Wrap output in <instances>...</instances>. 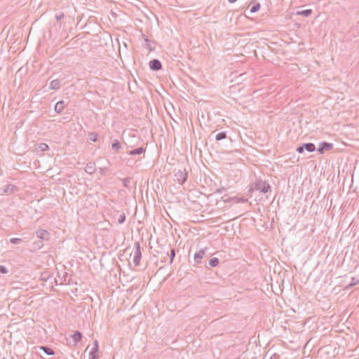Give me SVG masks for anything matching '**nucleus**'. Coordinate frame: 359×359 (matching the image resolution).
I'll list each match as a JSON object with an SVG mask.
<instances>
[{"instance_id": "obj_1", "label": "nucleus", "mask_w": 359, "mask_h": 359, "mask_svg": "<svg viewBox=\"0 0 359 359\" xmlns=\"http://www.w3.org/2000/svg\"><path fill=\"white\" fill-rule=\"evenodd\" d=\"M271 188L270 184L266 181L258 179L251 184L248 192H252L254 190H257L262 194H266L269 191H271Z\"/></svg>"}, {"instance_id": "obj_2", "label": "nucleus", "mask_w": 359, "mask_h": 359, "mask_svg": "<svg viewBox=\"0 0 359 359\" xmlns=\"http://www.w3.org/2000/svg\"><path fill=\"white\" fill-rule=\"evenodd\" d=\"M134 247L135 248V254L133 257V263L135 266H137L140 265V260L142 258V253H141V247L139 242H135L134 243Z\"/></svg>"}, {"instance_id": "obj_3", "label": "nucleus", "mask_w": 359, "mask_h": 359, "mask_svg": "<svg viewBox=\"0 0 359 359\" xmlns=\"http://www.w3.org/2000/svg\"><path fill=\"white\" fill-rule=\"evenodd\" d=\"M177 181L180 184H183L187 180L188 173L185 168L179 169L175 174Z\"/></svg>"}, {"instance_id": "obj_4", "label": "nucleus", "mask_w": 359, "mask_h": 359, "mask_svg": "<svg viewBox=\"0 0 359 359\" xmlns=\"http://www.w3.org/2000/svg\"><path fill=\"white\" fill-rule=\"evenodd\" d=\"M36 236L41 241H48L50 238V233L45 229H39L36 231Z\"/></svg>"}, {"instance_id": "obj_5", "label": "nucleus", "mask_w": 359, "mask_h": 359, "mask_svg": "<svg viewBox=\"0 0 359 359\" xmlns=\"http://www.w3.org/2000/svg\"><path fill=\"white\" fill-rule=\"evenodd\" d=\"M98 351H99V346H98V341L95 340L93 343V346L91 348L90 352H89V359H98Z\"/></svg>"}, {"instance_id": "obj_6", "label": "nucleus", "mask_w": 359, "mask_h": 359, "mask_svg": "<svg viewBox=\"0 0 359 359\" xmlns=\"http://www.w3.org/2000/svg\"><path fill=\"white\" fill-rule=\"evenodd\" d=\"M333 148V144L327 142H322L320 143V145L318 148L317 149V151L320 154H323L325 151H330Z\"/></svg>"}, {"instance_id": "obj_7", "label": "nucleus", "mask_w": 359, "mask_h": 359, "mask_svg": "<svg viewBox=\"0 0 359 359\" xmlns=\"http://www.w3.org/2000/svg\"><path fill=\"white\" fill-rule=\"evenodd\" d=\"M149 68L153 71H158L162 69V64L158 59L151 60L149 63Z\"/></svg>"}, {"instance_id": "obj_8", "label": "nucleus", "mask_w": 359, "mask_h": 359, "mask_svg": "<svg viewBox=\"0 0 359 359\" xmlns=\"http://www.w3.org/2000/svg\"><path fill=\"white\" fill-rule=\"evenodd\" d=\"M85 171L89 175L94 174L96 171L95 163L93 161L87 163L85 168Z\"/></svg>"}, {"instance_id": "obj_9", "label": "nucleus", "mask_w": 359, "mask_h": 359, "mask_svg": "<svg viewBox=\"0 0 359 359\" xmlns=\"http://www.w3.org/2000/svg\"><path fill=\"white\" fill-rule=\"evenodd\" d=\"M207 248H203L200 250L198 252H196L194 255V261L196 264L201 263V260L204 257L205 254V250Z\"/></svg>"}, {"instance_id": "obj_10", "label": "nucleus", "mask_w": 359, "mask_h": 359, "mask_svg": "<svg viewBox=\"0 0 359 359\" xmlns=\"http://www.w3.org/2000/svg\"><path fill=\"white\" fill-rule=\"evenodd\" d=\"M146 148L144 147H140L128 151V154L130 156L140 155L144 154Z\"/></svg>"}, {"instance_id": "obj_11", "label": "nucleus", "mask_w": 359, "mask_h": 359, "mask_svg": "<svg viewBox=\"0 0 359 359\" xmlns=\"http://www.w3.org/2000/svg\"><path fill=\"white\" fill-rule=\"evenodd\" d=\"M231 201H233L235 203H245L248 201L247 198H245L243 197H228L227 198L224 199V202H230Z\"/></svg>"}, {"instance_id": "obj_12", "label": "nucleus", "mask_w": 359, "mask_h": 359, "mask_svg": "<svg viewBox=\"0 0 359 359\" xmlns=\"http://www.w3.org/2000/svg\"><path fill=\"white\" fill-rule=\"evenodd\" d=\"M65 102L63 100L58 101L55 105V107H54L55 111L57 114L62 113V111H63V109L65 108Z\"/></svg>"}, {"instance_id": "obj_13", "label": "nucleus", "mask_w": 359, "mask_h": 359, "mask_svg": "<svg viewBox=\"0 0 359 359\" xmlns=\"http://www.w3.org/2000/svg\"><path fill=\"white\" fill-rule=\"evenodd\" d=\"M121 148V145L120 142L114 139L111 142V149L115 152L117 153Z\"/></svg>"}, {"instance_id": "obj_14", "label": "nucleus", "mask_w": 359, "mask_h": 359, "mask_svg": "<svg viewBox=\"0 0 359 359\" xmlns=\"http://www.w3.org/2000/svg\"><path fill=\"white\" fill-rule=\"evenodd\" d=\"M60 82L61 81L60 79L53 80L50 82V88L52 90H58L60 87Z\"/></svg>"}, {"instance_id": "obj_15", "label": "nucleus", "mask_w": 359, "mask_h": 359, "mask_svg": "<svg viewBox=\"0 0 359 359\" xmlns=\"http://www.w3.org/2000/svg\"><path fill=\"white\" fill-rule=\"evenodd\" d=\"M71 337L73 339L75 344H77L81 341L83 336L79 331H76Z\"/></svg>"}, {"instance_id": "obj_16", "label": "nucleus", "mask_w": 359, "mask_h": 359, "mask_svg": "<svg viewBox=\"0 0 359 359\" xmlns=\"http://www.w3.org/2000/svg\"><path fill=\"white\" fill-rule=\"evenodd\" d=\"M39 348L40 350L43 351L46 354H47L48 355H53L55 354L54 351L48 346H39Z\"/></svg>"}, {"instance_id": "obj_17", "label": "nucleus", "mask_w": 359, "mask_h": 359, "mask_svg": "<svg viewBox=\"0 0 359 359\" xmlns=\"http://www.w3.org/2000/svg\"><path fill=\"white\" fill-rule=\"evenodd\" d=\"M304 150H306L309 152H312L316 150V146L313 143L309 142L303 144Z\"/></svg>"}, {"instance_id": "obj_18", "label": "nucleus", "mask_w": 359, "mask_h": 359, "mask_svg": "<svg viewBox=\"0 0 359 359\" xmlns=\"http://www.w3.org/2000/svg\"><path fill=\"white\" fill-rule=\"evenodd\" d=\"M15 189H16V187L13 184H7L2 189L4 193H11Z\"/></svg>"}, {"instance_id": "obj_19", "label": "nucleus", "mask_w": 359, "mask_h": 359, "mask_svg": "<svg viewBox=\"0 0 359 359\" xmlns=\"http://www.w3.org/2000/svg\"><path fill=\"white\" fill-rule=\"evenodd\" d=\"M51 276H52V275L49 272L44 271V272L41 273L40 279L41 280L47 282L51 278Z\"/></svg>"}, {"instance_id": "obj_20", "label": "nucleus", "mask_w": 359, "mask_h": 359, "mask_svg": "<svg viewBox=\"0 0 359 359\" xmlns=\"http://www.w3.org/2000/svg\"><path fill=\"white\" fill-rule=\"evenodd\" d=\"M219 259L217 257H212L209 260L208 264L210 267H215L219 264Z\"/></svg>"}, {"instance_id": "obj_21", "label": "nucleus", "mask_w": 359, "mask_h": 359, "mask_svg": "<svg viewBox=\"0 0 359 359\" xmlns=\"http://www.w3.org/2000/svg\"><path fill=\"white\" fill-rule=\"evenodd\" d=\"M312 12L313 11L311 9H306L302 11H298L297 15H303L304 17H309L311 15Z\"/></svg>"}, {"instance_id": "obj_22", "label": "nucleus", "mask_w": 359, "mask_h": 359, "mask_svg": "<svg viewBox=\"0 0 359 359\" xmlns=\"http://www.w3.org/2000/svg\"><path fill=\"white\" fill-rule=\"evenodd\" d=\"M226 138V133L224 131L218 133L215 136V140L219 141Z\"/></svg>"}, {"instance_id": "obj_23", "label": "nucleus", "mask_w": 359, "mask_h": 359, "mask_svg": "<svg viewBox=\"0 0 359 359\" xmlns=\"http://www.w3.org/2000/svg\"><path fill=\"white\" fill-rule=\"evenodd\" d=\"M34 250H39L43 247V241H35L32 243Z\"/></svg>"}, {"instance_id": "obj_24", "label": "nucleus", "mask_w": 359, "mask_h": 359, "mask_svg": "<svg viewBox=\"0 0 359 359\" xmlns=\"http://www.w3.org/2000/svg\"><path fill=\"white\" fill-rule=\"evenodd\" d=\"M142 37L146 43L147 48L149 49L150 50H152L154 48L151 46V40H149L148 37L144 34H142Z\"/></svg>"}, {"instance_id": "obj_25", "label": "nucleus", "mask_w": 359, "mask_h": 359, "mask_svg": "<svg viewBox=\"0 0 359 359\" xmlns=\"http://www.w3.org/2000/svg\"><path fill=\"white\" fill-rule=\"evenodd\" d=\"M88 138L90 141L95 142L97 140V134L92 132L88 134Z\"/></svg>"}, {"instance_id": "obj_26", "label": "nucleus", "mask_w": 359, "mask_h": 359, "mask_svg": "<svg viewBox=\"0 0 359 359\" xmlns=\"http://www.w3.org/2000/svg\"><path fill=\"white\" fill-rule=\"evenodd\" d=\"M38 149H39L41 151H46L49 149V147L46 143H40L38 145Z\"/></svg>"}, {"instance_id": "obj_27", "label": "nucleus", "mask_w": 359, "mask_h": 359, "mask_svg": "<svg viewBox=\"0 0 359 359\" xmlns=\"http://www.w3.org/2000/svg\"><path fill=\"white\" fill-rule=\"evenodd\" d=\"M9 242L13 244H20L23 242V240L20 238H10Z\"/></svg>"}, {"instance_id": "obj_28", "label": "nucleus", "mask_w": 359, "mask_h": 359, "mask_svg": "<svg viewBox=\"0 0 359 359\" xmlns=\"http://www.w3.org/2000/svg\"><path fill=\"white\" fill-rule=\"evenodd\" d=\"M168 255L170 256V264H172L173 260L175 257V250L174 248H172L170 250V254L168 253Z\"/></svg>"}, {"instance_id": "obj_29", "label": "nucleus", "mask_w": 359, "mask_h": 359, "mask_svg": "<svg viewBox=\"0 0 359 359\" xmlns=\"http://www.w3.org/2000/svg\"><path fill=\"white\" fill-rule=\"evenodd\" d=\"M259 8H260V4L256 3L250 8V12L255 13V12L258 11L259 10Z\"/></svg>"}, {"instance_id": "obj_30", "label": "nucleus", "mask_w": 359, "mask_h": 359, "mask_svg": "<svg viewBox=\"0 0 359 359\" xmlns=\"http://www.w3.org/2000/svg\"><path fill=\"white\" fill-rule=\"evenodd\" d=\"M125 221H126V215L124 212H122L121 214H120V215L118 218V223L120 224H122L125 222Z\"/></svg>"}, {"instance_id": "obj_31", "label": "nucleus", "mask_w": 359, "mask_h": 359, "mask_svg": "<svg viewBox=\"0 0 359 359\" xmlns=\"http://www.w3.org/2000/svg\"><path fill=\"white\" fill-rule=\"evenodd\" d=\"M130 177H126L123 180V184L124 186V187L126 188H129V184H130Z\"/></svg>"}, {"instance_id": "obj_32", "label": "nucleus", "mask_w": 359, "mask_h": 359, "mask_svg": "<svg viewBox=\"0 0 359 359\" xmlns=\"http://www.w3.org/2000/svg\"><path fill=\"white\" fill-rule=\"evenodd\" d=\"M353 287L356 285L359 284V278L356 277H353L351 278V283H350Z\"/></svg>"}, {"instance_id": "obj_33", "label": "nucleus", "mask_w": 359, "mask_h": 359, "mask_svg": "<svg viewBox=\"0 0 359 359\" xmlns=\"http://www.w3.org/2000/svg\"><path fill=\"white\" fill-rule=\"evenodd\" d=\"M107 171H108V168L106 167L100 168V169H99L100 173L102 175H106Z\"/></svg>"}, {"instance_id": "obj_34", "label": "nucleus", "mask_w": 359, "mask_h": 359, "mask_svg": "<svg viewBox=\"0 0 359 359\" xmlns=\"http://www.w3.org/2000/svg\"><path fill=\"white\" fill-rule=\"evenodd\" d=\"M0 273L2 274H5L8 273V269L4 265H0Z\"/></svg>"}, {"instance_id": "obj_35", "label": "nucleus", "mask_w": 359, "mask_h": 359, "mask_svg": "<svg viewBox=\"0 0 359 359\" xmlns=\"http://www.w3.org/2000/svg\"><path fill=\"white\" fill-rule=\"evenodd\" d=\"M297 152H298L299 154H302L304 151V146L303 144L297 147V149H296Z\"/></svg>"}, {"instance_id": "obj_36", "label": "nucleus", "mask_w": 359, "mask_h": 359, "mask_svg": "<svg viewBox=\"0 0 359 359\" xmlns=\"http://www.w3.org/2000/svg\"><path fill=\"white\" fill-rule=\"evenodd\" d=\"M63 18H64V13H62L55 15V18H56L57 21L61 20Z\"/></svg>"}, {"instance_id": "obj_37", "label": "nucleus", "mask_w": 359, "mask_h": 359, "mask_svg": "<svg viewBox=\"0 0 359 359\" xmlns=\"http://www.w3.org/2000/svg\"><path fill=\"white\" fill-rule=\"evenodd\" d=\"M353 287V286L351 283H349L348 285H346V286L344 287V290H350L351 288H352Z\"/></svg>"}, {"instance_id": "obj_38", "label": "nucleus", "mask_w": 359, "mask_h": 359, "mask_svg": "<svg viewBox=\"0 0 359 359\" xmlns=\"http://www.w3.org/2000/svg\"><path fill=\"white\" fill-rule=\"evenodd\" d=\"M124 144L127 146V147H130V148H132L134 147V145L133 144H128V142H124Z\"/></svg>"}, {"instance_id": "obj_39", "label": "nucleus", "mask_w": 359, "mask_h": 359, "mask_svg": "<svg viewBox=\"0 0 359 359\" xmlns=\"http://www.w3.org/2000/svg\"><path fill=\"white\" fill-rule=\"evenodd\" d=\"M224 190V188L218 189L216 190L215 193L222 194Z\"/></svg>"}, {"instance_id": "obj_40", "label": "nucleus", "mask_w": 359, "mask_h": 359, "mask_svg": "<svg viewBox=\"0 0 359 359\" xmlns=\"http://www.w3.org/2000/svg\"><path fill=\"white\" fill-rule=\"evenodd\" d=\"M63 278H64V283H63V282H61V283H60V285H62V284H66V283H65V282L67 281V280H66V276H63ZM69 281L68 280V282L67 283V284H69Z\"/></svg>"}, {"instance_id": "obj_41", "label": "nucleus", "mask_w": 359, "mask_h": 359, "mask_svg": "<svg viewBox=\"0 0 359 359\" xmlns=\"http://www.w3.org/2000/svg\"><path fill=\"white\" fill-rule=\"evenodd\" d=\"M229 3L233 4L236 2L237 0H228Z\"/></svg>"}, {"instance_id": "obj_42", "label": "nucleus", "mask_w": 359, "mask_h": 359, "mask_svg": "<svg viewBox=\"0 0 359 359\" xmlns=\"http://www.w3.org/2000/svg\"><path fill=\"white\" fill-rule=\"evenodd\" d=\"M54 282L55 283L56 285H57V280H56V278H55Z\"/></svg>"}, {"instance_id": "obj_43", "label": "nucleus", "mask_w": 359, "mask_h": 359, "mask_svg": "<svg viewBox=\"0 0 359 359\" xmlns=\"http://www.w3.org/2000/svg\"><path fill=\"white\" fill-rule=\"evenodd\" d=\"M357 23H358V25H359V21H358Z\"/></svg>"}]
</instances>
